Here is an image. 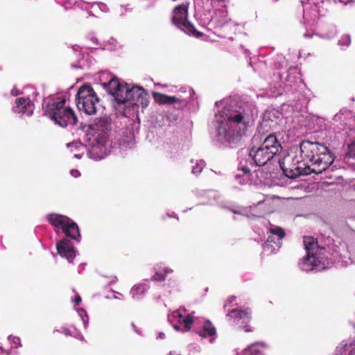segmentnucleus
Returning <instances> with one entry per match:
<instances>
[{"label":"nucleus","instance_id":"1","mask_svg":"<svg viewBox=\"0 0 355 355\" xmlns=\"http://www.w3.org/2000/svg\"><path fill=\"white\" fill-rule=\"evenodd\" d=\"M301 157L309 164L311 173L320 174L334 162L335 157L329 148L318 141L304 140L300 145Z\"/></svg>","mask_w":355,"mask_h":355},{"label":"nucleus","instance_id":"2","mask_svg":"<svg viewBox=\"0 0 355 355\" xmlns=\"http://www.w3.org/2000/svg\"><path fill=\"white\" fill-rule=\"evenodd\" d=\"M228 129H223L225 139L231 143L236 142L245 135L248 128L252 122V110L250 105L243 104L237 110H232L227 115Z\"/></svg>","mask_w":355,"mask_h":355},{"label":"nucleus","instance_id":"3","mask_svg":"<svg viewBox=\"0 0 355 355\" xmlns=\"http://www.w3.org/2000/svg\"><path fill=\"white\" fill-rule=\"evenodd\" d=\"M44 112L47 117L62 128L74 125L78 122L76 115L72 108L66 105L64 98L48 102L44 107Z\"/></svg>","mask_w":355,"mask_h":355},{"label":"nucleus","instance_id":"4","mask_svg":"<svg viewBox=\"0 0 355 355\" xmlns=\"http://www.w3.org/2000/svg\"><path fill=\"white\" fill-rule=\"evenodd\" d=\"M282 150V146L276 135L270 134L262 142L256 146L253 144L249 152L250 157L257 166H264Z\"/></svg>","mask_w":355,"mask_h":355},{"label":"nucleus","instance_id":"5","mask_svg":"<svg viewBox=\"0 0 355 355\" xmlns=\"http://www.w3.org/2000/svg\"><path fill=\"white\" fill-rule=\"evenodd\" d=\"M303 242L306 251V256L300 263L302 269L306 272L324 269L325 268V259L323 251L325 249L320 248L317 240L311 236H304Z\"/></svg>","mask_w":355,"mask_h":355},{"label":"nucleus","instance_id":"6","mask_svg":"<svg viewBox=\"0 0 355 355\" xmlns=\"http://www.w3.org/2000/svg\"><path fill=\"white\" fill-rule=\"evenodd\" d=\"M279 166L284 175L291 179L311 173L309 164L304 162L301 155L294 152L288 153L279 160Z\"/></svg>","mask_w":355,"mask_h":355},{"label":"nucleus","instance_id":"7","mask_svg":"<svg viewBox=\"0 0 355 355\" xmlns=\"http://www.w3.org/2000/svg\"><path fill=\"white\" fill-rule=\"evenodd\" d=\"M99 102L96 92L90 85L80 87L77 93V107L88 115L96 112V105Z\"/></svg>","mask_w":355,"mask_h":355},{"label":"nucleus","instance_id":"8","mask_svg":"<svg viewBox=\"0 0 355 355\" xmlns=\"http://www.w3.org/2000/svg\"><path fill=\"white\" fill-rule=\"evenodd\" d=\"M46 219L54 227L60 228L67 237L80 241V234L78 226L69 217L59 214H49Z\"/></svg>","mask_w":355,"mask_h":355},{"label":"nucleus","instance_id":"9","mask_svg":"<svg viewBox=\"0 0 355 355\" xmlns=\"http://www.w3.org/2000/svg\"><path fill=\"white\" fill-rule=\"evenodd\" d=\"M189 3H183L173 10V23L185 33L195 37H200L202 33L197 31L194 26L187 21Z\"/></svg>","mask_w":355,"mask_h":355},{"label":"nucleus","instance_id":"10","mask_svg":"<svg viewBox=\"0 0 355 355\" xmlns=\"http://www.w3.org/2000/svg\"><path fill=\"white\" fill-rule=\"evenodd\" d=\"M127 83H120L117 78H112L108 83L107 91L114 97L118 104H125L128 101V94L130 91Z\"/></svg>","mask_w":355,"mask_h":355},{"label":"nucleus","instance_id":"11","mask_svg":"<svg viewBox=\"0 0 355 355\" xmlns=\"http://www.w3.org/2000/svg\"><path fill=\"white\" fill-rule=\"evenodd\" d=\"M149 103V96L148 92L141 87L133 86L130 88L128 94V103L133 107L141 106L146 108Z\"/></svg>","mask_w":355,"mask_h":355},{"label":"nucleus","instance_id":"12","mask_svg":"<svg viewBox=\"0 0 355 355\" xmlns=\"http://www.w3.org/2000/svg\"><path fill=\"white\" fill-rule=\"evenodd\" d=\"M12 111L19 114H26L28 116H31L33 111V103L29 98H17L15 100V105L12 107Z\"/></svg>","mask_w":355,"mask_h":355},{"label":"nucleus","instance_id":"13","mask_svg":"<svg viewBox=\"0 0 355 355\" xmlns=\"http://www.w3.org/2000/svg\"><path fill=\"white\" fill-rule=\"evenodd\" d=\"M56 248L58 253L61 257H65L69 261H71L76 256L73 243L67 239L58 242Z\"/></svg>","mask_w":355,"mask_h":355},{"label":"nucleus","instance_id":"14","mask_svg":"<svg viewBox=\"0 0 355 355\" xmlns=\"http://www.w3.org/2000/svg\"><path fill=\"white\" fill-rule=\"evenodd\" d=\"M89 127L94 133L98 134V136H103L109 130L110 124L107 119L99 118L96 119Z\"/></svg>","mask_w":355,"mask_h":355},{"label":"nucleus","instance_id":"15","mask_svg":"<svg viewBox=\"0 0 355 355\" xmlns=\"http://www.w3.org/2000/svg\"><path fill=\"white\" fill-rule=\"evenodd\" d=\"M153 97L155 101L159 105H171L176 103H180L182 101L181 99L176 98L175 96H168L155 92L153 93Z\"/></svg>","mask_w":355,"mask_h":355},{"label":"nucleus","instance_id":"16","mask_svg":"<svg viewBox=\"0 0 355 355\" xmlns=\"http://www.w3.org/2000/svg\"><path fill=\"white\" fill-rule=\"evenodd\" d=\"M227 316L236 320L238 322L240 320H243V323H248L251 318L250 313L248 310H241L234 309H232Z\"/></svg>","mask_w":355,"mask_h":355},{"label":"nucleus","instance_id":"17","mask_svg":"<svg viewBox=\"0 0 355 355\" xmlns=\"http://www.w3.org/2000/svg\"><path fill=\"white\" fill-rule=\"evenodd\" d=\"M266 345L262 343H255L245 349L242 355H263Z\"/></svg>","mask_w":355,"mask_h":355},{"label":"nucleus","instance_id":"18","mask_svg":"<svg viewBox=\"0 0 355 355\" xmlns=\"http://www.w3.org/2000/svg\"><path fill=\"white\" fill-rule=\"evenodd\" d=\"M216 334V329L214 326V324L209 321L206 320L203 325L201 331H199L198 334L202 338H206L208 336H213Z\"/></svg>","mask_w":355,"mask_h":355},{"label":"nucleus","instance_id":"19","mask_svg":"<svg viewBox=\"0 0 355 355\" xmlns=\"http://www.w3.org/2000/svg\"><path fill=\"white\" fill-rule=\"evenodd\" d=\"M268 233L277 236L278 243H281V241L285 237L286 233L284 230L280 227H274L268 229Z\"/></svg>","mask_w":355,"mask_h":355},{"label":"nucleus","instance_id":"20","mask_svg":"<svg viewBox=\"0 0 355 355\" xmlns=\"http://www.w3.org/2000/svg\"><path fill=\"white\" fill-rule=\"evenodd\" d=\"M147 291L146 286L144 284L134 286L130 290V294L132 297H139L144 294Z\"/></svg>","mask_w":355,"mask_h":355},{"label":"nucleus","instance_id":"21","mask_svg":"<svg viewBox=\"0 0 355 355\" xmlns=\"http://www.w3.org/2000/svg\"><path fill=\"white\" fill-rule=\"evenodd\" d=\"M180 324L184 325V331H189L191 329V326L193 322V317L190 315H188L183 318L181 320H180Z\"/></svg>","mask_w":355,"mask_h":355},{"label":"nucleus","instance_id":"22","mask_svg":"<svg viewBox=\"0 0 355 355\" xmlns=\"http://www.w3.org/2000/svg\"><path fill=\"white\" fill-rule=\"evenodd\" d=\"M347 156L355 159V141L348 145Z\"/></svg>","mask_w":355,"mask_h":355},{"label":"nucleus","instance_id":"23","mask_svg":"<svg viewBox=\"0 0 355 355\" xmlns=\"http://www.w3.org/2000/svg\"><path fill=\"white\" fill-rule=\"evenodd\" d=\"M166 272H156L155 274L152 277V279L156 282H162L165 280Z\"/></svg>","mask_w":355,"mask_h":355},{"label":"nucleus","instance_id":"24","mask_svg":"<svg viewBox=\"0 0 355 355\" xmlns=\"http://www.w3.org/2000/svg\"><path fill=\"white\" fill-rule=\"evenodd\" d=\"M267 242L268 243H274L277 244V246L280 247V243H278L277 239H275V236L273 234L268 235L267 239Z\"/></svg>","mask_w":355,"mask_h":355},{"label":"nucleus","instance_id":"25","mask_svg":"<svg viewBox=\"0 0 355 355\" xmlns=\"http://www.w3.org/2000/svg\"><path fill=\"white\" fill-rule=\"evenodd\" d=\"M241 170L244 174L250 175V168L247 166H242L238 168Z\"/></svg>","mask_w":355,"mask_h":355},{"label":"nucleus","instance_id":"26","mask_svg":"<svg viewBox=\"0 0 355 355\" xmlns=\"http://www.w3.org/2000/svg\"><path fill=\"white\" fill-rule=\"evenodd\" d=\"M243 330L245 331V332H251L252 331V329L251 328V327L248 324H245L243 327Z\"/></svg>","mask_w":355,"mask_h":355},{"label":"nucleus","instance_id":"27","mask_svg":"<svg viewBox=\"0 0 355 355\" xmlns=\"http://www.w3.org/2000/svg\"><path fill=\"white\" fill-rule=\"evenodd\" d=\"M81 301H82V300H81V297L80 295L76 296L75 300H74V303L76 305H79L80 303L81 302Z\"/></svg>","mask_w":355,"mask_h":355},{"label":"nucleus","instance_id":"28","mask_svg":"<svg viewBox=\"0 0 355 355\" xmlns=\"http://www.w3.org/2000/svg\"><path fill=\"white\" fill-rule=\"evenodd\" d=\"M260 139V137H259V135H255L252 139V143L254 144L255 141H259Z\"/></svg>","mask_w":355,"mask_h":355},{"label":"nucleus","instance_id":"29","mask_svg":"<svg viewBox=\"0 0 355 355\" xmlns=\"http://www.w3.org/2000/svg\"><path fill=\"white\" fill-rule=\"evenodd\" d=\"M349 355H355V347L351 349Z\"/></svg>","mask_w":355,"mask_h":355},{"label":"nucleus","instance_id":"30","mask_svg":"<svg viewBox=\"0 0 355 355\" xmlns=\"http://www.w3.org/2000/svg\"><path fill=\"white\" fill-rule=\"evenodd\" d=\"M63 332L67 336L70 335L69 330H68L67 329H65Z\"/></svg>","mask_w":355,"mask_h":355},{"label":"nucleus","instance_id":"31","mask_svg":"<svg viewBox=\"0 0 355 355\" xmlns=\"http://www.w3.org/2000/svg\"><path fill=\"white\" fill-rule=\"evenodd\" d=\"M267 122L268 121H267V120L266 119V117H265L261 125L266 126L267 125Z\"/></svg>","mask_w":355,"mask_h":355},{"label":"nucleus","instance_id":"32","mask_svg":"<svg viewBox=\"0 0 355 355\" xmlns=\"http://www.w3.org/2000/svg\"><path fill=\"white\" fill-rule=\"evenodd\" d=\"M197 171V168H193V173H197V171Z\"/></svg>","mask_w":355,"mask_h":355},{"label":"nucleus","instance_id":"33","mask_svg":"<svg viewBox=\"0 0 355 355\" xmlns=\"http://www.w3.org/2000/svg\"><path fill=\"white\" fill-rule=\"evenodd\" d=\"M197 171V168H193V173H197V171Z\"/></svg>","mask_w":355,"mask_h":355}]
</instances>
